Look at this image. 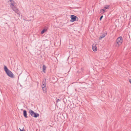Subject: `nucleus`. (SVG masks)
<instances>
[{
  "instance_id": "f03ea898",
  "label": "nucleus",
  "mask_w": 131,
  "mask_h": 131,
  "mask_svg": "<svg viewBox=\"0 0 131 131\" xmlns=\"http://www.w3.org/2000/svg\"><path fill=\"white\" fill-rule=\"evenodd\" d=\"M10 6L11 7V8L15 12V13H16L18 14L19 11L17 9V8L14 6L13 3H10Z\"/></svg>"
},
{
  "instance_id": "ddd939ff",
  "label": "nucleus",
  "mask_w": 131,
  "mask_h": 131,
  "mask_svg": "<svg viewBox=\"0 0 131 131\" xmlns=\"http://www.w3.org/2000/svg\"><path fill=\"white\" fill-rule=\"evenodd\" d=\"M43 92L46 93L47 92L46 88V87H42Z\"/></svg>"
},
{
  "instance_id": "2eb2a0df",
  "label": "nucleus",
  "mask_w": 131,
  "mask_h": 131,
  "mask_svg": "<svg viewBox=\"0 0 131 131\" xmlns=\"http://www.w3.org/2000/svg\"><path fill=\"white\" fill-rule=\"evenodd\" d=\"M47 30V29H44L41 31V33L42 34H43L45 31H46Z\"/></svg>"
},
{
  "instance_id": "5701e85b",
  "label": "nucleus",
  "mask_w": 131,
  "mask_h": 131,
  "mask_svg": "<svg viewBox=\"0 0 131 131\" xmlns=\"http://www.w3.org/2000/svg\"><path fill=\"white\" fill-rule=\"evenodd\" d=\"M129 82H130V83H131V79H130L129 80Z\"/></svg>"
},
{
  "instance_id": "4468645a",
  "label": "nucleus",
  "mask_w": 131,
  "mask_h": 131,
  "mask_svg": "<svg viewBox=\"0 0 131 131\" xmlns=\"http://www.w3.org/2000/svg\"><path fill=\"white\" fill-rule=\"evenodd\" d=\"M105 10H106V9L104 8H103L100 11V12H101V13H103L104 12H105Z\"/></svg>"
},
{
  "instance_id": "0eeeda50",
  "label": "nucleus",
  "mask_w": 131,
  "mask_h": 131,
  "mask_svg": "<svg viewBox=\"0 0 131 131\" xmlns=\"http://www.w3.org/2000/svg\"><path fill=\"white\" fill-rule=\"evenodd\" d=\"M92 47L93 50L94 51H96L97 50V48L96 46L95 45L93 44Z\"/></svg>"
},
{
  "instance_id": "4be33fe9",
  "label": "nucleus",
  "mask_w": 131,
  "mask_h": 131,
  "mask_svg": "<svg viewBox=\"0 0 131 131\" xmlns=\"http://www.w3.org/2000/svg\"><path fill=\"white\" fill-rule=\"evenodd\" d=\"M81 71H82V72H83V68H81Z\"/></svg>"
},
{
  "instance_id": "6e6552de",
  "label": "nucleus",
  "mask_w": 131,
  "mask_h": 131,
  "mask_svg": "<svg viewBox=\"0 0 131 131\" xmlns=\"http://www.w3.org/2000/svg\"><path fill=\"white\" fill-rule=\"evenodd\" d=\"M46 79H45V80H43L42 82V85L41 86L42 87H46Z\"/></svg>"
},
{
  "instance_id": "a211bd4d",
  "label": "nucleus",
  "mask_w": 131,
  "mask_h": 131,
  "mask_svg": "<svg viewBox=\"0 0 131 131\" xmlns=\"http://www.w3.org/2000/svg\"><path fill=\"white\" fill-rule=\"evenodd\" d=\"M19 129L20 130V131H25L24 128H23L22 129H21L20 128H19Z\"/></svg>"
},
{
  "instance_id": "412c9836",
  "label": "nucleus",
  "mask_w": 131,
  "mask_h": 131,
  "mask_svg": "<svg viewBox=\"0 0 131 131\" xmlns=\"http://www.w3.org/2000/svg\"><path fill=\"white\" fill-rule=\"evenodd\" d=\"M81 88H82V89H84V88H85L84 87H83V86H81Z\"/></svg>"
},
{
  "instance_id": "1a4fd4ad",
  "label": "nucleus",
  "mask_w": 131,
  "mask_h": 131,
  "mask_svg": "<svg viewBox=\"0 0 131 131\" xmlns=\"http://www.w3.org/2000/svg\"><path fill=\"white\" fill-rule=\"evenodd\" d=\"M29 113L31 115L32 117L35 113L32 110H29Z\"/></svg>"
},
{
  "instance_id": "7ed1b4c3",
  "label": "nucleus",
  "mask_w": 131,
  "mask_h": 131,
  "mask_svg": "<svg viewBox=\"0 0 131 131\" xmlns=\"http://www.w3.org/2000/svg\"><path fill=\"white\" fill-rule=\"evenodd\" d=\"M71 21L72 22H74L76 20L78 21V17L74 15H71Z\"/></svg>"
},
{
  "instance_id": "aec40b11",
  "label": "nucleus",
  "mask_w": 131,
  "mask_h": 131,
  "mask_svg": "<svg viewBox=\"0 0 131 131\" xmlns=\"http://www.w3.org/2000/svg\"><path fill=\"white\" fill-rule=\"evenodd\" d=\"M60 100L59 99H58L56 101V103H58L59 101H60Z\"/></svg>"
},
{
  "instance_id": "393cba45",
  "label": "nucleus",
  "mask_w": 131,
  "mask_h": 131,
  "mask_svg": "<svg viewBox=\"0 0 131 131\" xmlns=\"http://www.w3.org/2000/svg\"><path fill=\"white\" fill-rule=\"evenodd\" d=\"M72 105V104H71L70 106H71Z\"/></svg>"
},
{
  "instance_id": "f8f14e48",
  "label": "nucleus",
  "mask_w": 131,
  "mask_h": 131,
  "mask_svg": "<svg viewBox=\"0 0 131 131\" xmlns=\"http://www.w3.org/2000/svg\"><path fill=\"white\" fill-rule=\"evenodd\" d=\"M46 68V67L45 65H43V72L44 73H45Z\"/></svg>"
},
{
  "instance_id": "20e7f679",
  "label": "nucleus",
  "mask_w": 131,
  "mask_h": 131,
  "mask_svg": "<svg viewBox=\"0 0 131 131\" xmlns=\"http://www.w3.org/2000/svg\"><path fill=\"white\" fill-rule=\"evenodd\" d=\"M6 73L8 76L11 78H13L14 77V75L10 70H9L6 72Z\"/></svg>"
},
{
  "instance_id": "9d476101",
  "label": "nucleus",
  "mask_w": 131,
  "mask_h": 131,
  "mask_svg": "<svg viewBox=\"0 0 131 131\" xmlns=\"http://www.w3.org/2000/svg\"><path fill=\"white\" fill-rule=\"evenodd\" d=\"M4 70L5 71V72L6 73L9 70L7 68V67L5 65L4 66Z\"/></svg>"
},
{
  "instance_id": "423d86ee",
  "label": "nucleus",
  "mask_w": 131,
  "mask_h": 131,
  "mask_svg": "<svg viewBox=\"0 0 131 131\" xmlns=\"http://www.w3.org/2000/svg\"><path fill=\"white\" fill-rule=\"evenodd\" d=\"M21 110H23V115L24 116L25 118H27L28 117L27 116V112L25 110H23V109H21Z\"/></svg>"
},
{
  "instance_id": "9b49d317",
  "label": "nucleus",
  "mask_w": 131,
  "mask_h": 131,
  "mask_svg": "<svg viewBox=\"0 0 131 131\" xmlns=\"http://www.w3.org/2000/svg\"><path fill=\"white\" fill-rule=\"evenodd\" d=\"M39 116V114L35 113L33 115V116L32 117L35 118H37Z\"/></svg>"
},
{
  "instance_id": "6ab92c4d",
  "label": "nucleus",
  "mask_w": 131,
  "mask_h": 131,
  "mask_svg": "<svg viewBox=\"0 0 131 131\" xmlns=\"http://www.w3.org/2000/svg\"><path fill=\"white\" fill-rule=\"evenodd\" d=\"M12 3H13V4H14V3L15 2L14 1H13V0H9Z\"/></svg>"
},
{
  "instance_id": "f257e3e1",
  "label": "nucleus",
  "mask_w": 131,
  "mask_h": 131,
  "mask_svg": "<svg viewBox=\"0 0 131 131\" xmlns=\"http://www.w3.org/2000/svg\"><path fill=\"white\" fill-rule=\"evenodd\" d=\"M123 42V39L121 36L117 38L116 40V46L118 47L121 45Z\"/></svg>"
},
{
  "instance_id": "39448f33",
  "label": "nucleus",
  "mask_w": 131,
  "mask_h": 131,
  "mask_svg": "<svg viewBox=\"0 0 131 131\" xmlns=\"http://www.w3.org/2000/svg\"><path fill=\"white\" fill-rule=\"evenodd\" d=\"M107 32L106 31H105L103 32V33L101 35L99 38V40H101L102 39L104 38L105 36L107 35Z\"/></svg>"
},
{
  "instance_id": "f3484780",
  "label": "nucleus",
  "mask_w": 131,
  "mask_h": 131,
  "mask_svg": "<svg viewBox=\"0 0 131 131\" xmlns=\"http://www.w3.org/2000/svg\"><path fill=\"white\" fill-rule=\"evenodd\" d=\"M103 15H102L101 16L100 18V21H101V20L102 19V18H103Z\"/></svg>"
},
{
  "instance_id": "dca6fc26",
  "label": "nucleus",
  "mask_w": 131,
  "mask_h": 131,
  "mask_svg": "<svg viewBox=\"0 0 131 131\" xmlns=\"http://www.w3.org/2000/svg\"><path fill=\"white\" fill-rule=\"evenodd\" d=\"M110 6L109 5H106L105 6V7H104V8H105V9H108L109 8Z\"/></svg>"
},
{
  "instance_id": "b1692460",
  "label": "nucleus",
  "mask_w": 131,
  "mask_h": 131,
  "mask_svg": "<svg viewBox=\"0 0 131 131\" xmlns=\"http://www.w3.org/2000/svg\"><path fill=\"white\" fill-rule=\"evenodd\" d=\"M77 72L79 73V72L78 71Z\"/></svg>"
}]
</instances>
